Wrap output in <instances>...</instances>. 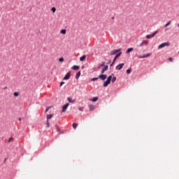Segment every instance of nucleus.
I'll list each match as a JSON object with an SVG mask.
<instances>
[{
	"mask_svg": "<svg viewBox=\"0 0 179 179\" xmlns=\"http://www.w3.org/2000/svg\"><path fill=\"white\" fill-rule=\"evenodd\" d=\"M148 42L147 41H143L141 44L140 45L141 47H143L144 45H148Z\"/></svg>",
	"mask_w": 179,
	"mask_h": 179,
	"instance_id": "nucleus-11",
	"label": "nucleus"
},
{
	"mask_svg": "<svg viewBox=\"0 0 179 179\" xmlns=\"http://www.w3.org/2000/svg\"><path fill=\"white\" fill-rule=\"evenodd\" d=\"M52 115H47V120L48 121V120L51 119L52 117Z\"/></svg>",
	"mask_w": 179,
	"mask_h": 179,
	"instance_id": "nucleus-21",
	"label": "nucleus"
},
{
	"mask_svg": "<svg viewBox=\"0 0 179 179\" xmlns=\"http://www.w3.org/2000/svg\"><path fill=\"white\" fill-rule=\"evenodd\" d=\"M67 100L70 102V103H74L76 101L75 99H72L71 98L69 97L67 99Z\"/></svg>",
	"mask_w": 179,
	"mask_h": 179,
	"instance_id": "nucleus-16",
	"label": "nucleus"
},
{
	"mask_svg": "<svg viewBox=\"0 0 179 179\" xmlns=\"http://www.w3.org/2000/svg\"><path fill=\"white\" fill-rule=\"evenodd\" d=\"M120 51H121V49L112 50L110 52V55H115L116 53H117Z\"/></svg>",
	"mask_w": 179,
	"mask_h": 179,
	"instance_id": "nucleus-4",
	"label": "nucleus"
},
{
	"mask_svg": "<svg viewBox=\"0 0 179 179\" xmlns=\"http://www.w3.org/2000/svg\"><path fill=\"white\" fill-rule=\"evenodd\" d=\"M103 67H104V68H103L102 70H101V73H102V74H103L104 72L108 70V66H104Z\"/></svg>",
	"mask_w": 179,
	"mask_h": 179,
	"instance_id": "nucleus-10",
	"label": "nucleus"
},
{
	"mask_svg": "<svg viewBox=\"0 0 179 179\" xmlns=\"http://www.w3.org/2000/svg\"><path fill=\"white\" fill-rule=\"evenodd\" d=\"M121 55H122V52H120L119 54H117V55L115 56V57L114 59H113V63L110 64V66H113V65L114 64V63H115V62L116 61V59H117V58H119V57H120Z\"/></svg>",
	"mask_w": 179,
	"mask_h": 179,
	"instance_id": "nucleus-2",
	"label": "nucleus"
},
{
	"mask_svg": "<svg viewBox=\"0 0 179 179\" xmlns=\"http://www.w3.org/2000/svg\"><path fill=\"white\" fill-rule=\"evenodd\" d=\"M71 76V72H69L66 76L64 78V80H69Z\"/></svg>",
	"mask_w": 179,
	"mask_h": 179,
	"instance_id": "nucleus-12",
	"label": "nucleus"
},
{
	"mask_svg": "<svg viewBox=\"0 0 179 179\" xmlns=\"http://www.w3.org/2000/svg\"><path fill=\"white\" fill-rule=\"evenodd\" d=\"M131 72V70L130 69H129L127 71V73L128 74H129Z\"/></svg>",
	"mask_w": 179,
	"mask_h": 179,
	"instance_id": "nucleus-30",
	"label": "nucleus"
},
{
	"mask_svg": "<svg viewBox=\"0 0 179 179\" xmlns=\"http://www.w3.org/2000/svg\"><path fill=\"white\" fill-rule=\"evenodd\" d=\"M69 103H67L66 104H65L63 107H62V113L66 112L67 108L69 107Z\"/></svg>",
	"mask_w": 179,
	"mask_h": 179,
	"instance_id": "nucleus-5",
	"label": "nucleus"
},
{
	"mask_svg": "<svg viewBox=\"0 0 179 179\" xmlns=\"http://www.w3.org/2000/svg\"><path fill=\"white\" fill-rule=\"evenodd\" d=\"M78 109H79V110L83 111V107H80Z\"/></svg>",
	"mask_w": 179,
	"mask_h": 179,
	"instance_id": "nucleus-36",
	"label": "nucleus"
},
{
	"mask_svg": "<svg viewBox=\"0 0 179 179\" xmlns=\"http://www.w3.org/2000/svg\"><path fill=\"white\" fill-rule=\"evenodd\" d=\"M89 108H90V110L92 111V110H94L95 109V106H93V105H90L89 106Z\"/></svg>",
	"mask_w": 179,
	"mask_h": 179,
	"instance_id": "nucleus-15",
	"label": "nucleus"
},
{
	"mask_svg": "<svg viewBox=\"0 0 179 179\" xmlns=\"http://www.w3.org/2000/svg\"><path fill=\"white\" fill-rule=\"evenodd\" d=\"M80 66H73L71 69L73 70H78L79 69Z\"/></svg>",
	"mask_w": 179,
	"mask_h": 179,
	"instance_id": "nucleus-19",
	"label": "nucleus"
},
{
	"mask_svg": "<svg viewBox=\"0 0 179 179\" xmlns=\"http://www.w3.org/2000/svg\"><path fill=\"white\" fill-rule=\"evenodd\" d=\"M64 83H65L64 82H62V83H60V86H62Z\"/></svg>",
	"mask_w": 179,
	"mask_h": 179,
	"instance_id": "nucleus-37",
	"label": "nucleus"
},
{
	"mask_svg": "<svg viewBox=\"0 0 179 179\" xmlns=\"http://www.w3.org/2000/svg\"><path fill=\"white\" fill-rule=\"evenodd\" d=\"M152 54L151 53H148L147 55H144L143 56H138L139 59H144L146 57H149Z\"/></svg>",
	"mask_w": 179,
	"mask_h": 179,
	"instance_id": "nucleus-6",
	"label": "nucleus"
},
{
	"mask_svg": "<svg viewBox=\"0 0 179 179\" xmlns=\"http://www.w3.org/2000/svg\"><path fill=\"white\" fill-rule=\"evenodd\" d=\"M99 78H94L92 79V81H94V80H98Z\"/></svg>",
	"mask_w": 179,
	"mask_h": 179,
	"instance_id": "nucleus-32",
	"label": "nucleus"
},
{
	"mask_svg": "<svg viewBox=\"0 0 179 179\" xmlns=\"http://www.w3.org/2000/svg\"><path fill=\"white\" fill-rule=\"evenodd\" d=\"M50 108V107L47 108L45 113L48 112Z\"/></svg>",
	"mask_w": 179,
	"mask_h": 179,
	"instance_id": "nucleus-38",
	"label": "nucleus"
},
{
	"mask_svg": "<svg viewBox=\"0 0 179 179\" xmlns=\"http://www.w3.org/2000/svg\"><path fill=\"white\" fill-rule=\"evenodd\" d=\"M124 64H119L118 66H117L116 69H117L119 71L121 70L122 69V67L124 66Z\"/></svg>",
	"mask_w": 179,
	"mask_h": 179,
	"instance_id": "nucleus-9",
	"label": "nucleus"
},
{
	"mask_svg": "<svg viewBox=\"0 0 179 179\" xmlns=\"http://www.w3.org/2000/svg\"><path fill=\"white\" fill-rule=\"evenodd\" d=\"M99 78H101L102 80H104L106 79L107 76H106V75H103V73L102 75H100V76H99Z\"/></svg>",
	"mask_w": 179,
	"mask_h": 179,
	"instance_id": "nucleus-8",
	"label": "nucleus"
},
{
	"mask_svg": "<svg viewBox=\"0 0 179 179\" xmlns=\"http://www.w3.org/2000/svg\"><path fill=\"white\" fill-rule=\"evenodd\" d=\"M110 83V80H108L107 79V80L104 83L103 86L107 87Z\"/></svg>",
	"mask_w": 179,
	"mask_h": 179,
	"instance_id": "nucleus-13",
	"label": "nucleus"
},
{
	"mask_svg": "<svg viewBox=\"0 0 179 179\" xmlns=\"http://www.w3.org/2000/svg\"><path fill=\"white\" fill-rule=\"evenodd\" d=\"M19 120H20V121H21V120H22L21 117H20V118H19Z\"/></svg>",
	"mask_w": 179,
	"mask_h": 179,
	"instance_id": "nucleus-40",
	"label": "nucleus"
},
{
	"mask_svg": "<svg viewBox=\"0 0 179 179\" xmlns=\"http://www.w3.org/2000/svg\"><path fill=\"white\" fill-rule=\"evenodd\" d=\"M117 80V78L116 77H113V79H112V82L113 83H114Z\"/></svg>",
	"mask_w": 179,
	"mask_h": 179,
	"instance_id": "nucleus-24",
	"label": "nucleus"
},
{
	"mask_svg": "<svg viewBox=\"0 0 179 179\" xmlns=\"http://www.w3.org/2000/svg\"><path fill=\"white\" fill-rule=\"evenodd\" d=\"M152 54L151 53H148L147 55H144L143 56H138L139 59H144L146 57H149Z\"/></svg>",
	"mask_w": 179,
	"mask_h": 179,
	"instance_id": "nucleus-7",
	"label": "nucleus"
},
{
	"mask_svg": "<svg viewBox=\"0 0 179 179\" xmlns=\"http://www.w3.org/2000/svg\"><path fill=\"white\" fill-rule=\"evenodd\" d=\"M178 53H179V52H178Z\"/></svg>",
	"mask_w": 179,
	"mask_h": 179,
	"instance_id": "nucleus-43",
	"label": "nucleus"
},
{
	"mask_svg": "<svg viewBox=\"0 0 179 179\" xmlns=\"http://www.w3.org/2000/svg\"><path fill=\"white\" fill-rule=\"evenodd\" d=\"M111 79H112V76H110L108 78V79H107V80H108L109 81H111Z\"/></svg>",
	"mask_w": 179,
	"mask_h": 179,
	"instance_id": "nucleus-31",
	"label": "nucleus"
},
{
	"mask_svg": "<svg viewBox=\"0 0 179 179\" xmlns=\"http://www.w3.org/2000/svg\"><path fill=\"white\" fill-rule=\"evenodd\" d=\"M47 127H48V128L50 127V123H49L48 120H47Z\"/></svg>",
	"mask_w": 179,
	"mask_h": 179,
	"instance_id": "nucleus-33",
	"label": "nucleus"
},
{
	"mask_svg": "<svg viewBox=\"0 0 179 179\" xmlns=\"http://www.w3.org/2000/svg\"><path fill=\"white\" fill-rule=\"evenodd\" d=\"M57 131H59V129H58Z\"/></svg>",
	"mask_w": 179,
	"mask_h": 179,
	"instance_id": "nucleus-42",
	"label": "nucleus"
},
{
	"mask_svg": "<svg viewBox=\"0 0 179 179\" xmlns=\"http://www.w3.org/2000/svg\"><path fill=\"white\" fill-rule=\"evenodd\" d=\"M59 61L60 62H63L64 61V59L63 57H61V58L59 59Z\"/></svg>",
	"mask_w": 179,
	"mask_h": 179,
	"instance_id": "nucleus-28",
	"label": "nucleus"
},
{
	"mask_svg": "<svg viewBox=\"0 0 179 179\" xmlns=\"http://www.w3.org/2000/svg\"><path fill=\"white\" fill-rule=\"evenodd\" d=\"M169 59V61L171 62H173V58H171V57H170Z\"/></svg>",
	"mask_w": 179,
	"mask_h": 179,
	"instance_id": "nucleus-35",
	"label": "nucleus"
},
{
	"mask_svg": "<svg viewBox=\"0 0 179 179\" xmlns=\"http://www.w3.org/2000/svg\"><path fill=\"white\" fill-rule=\"evenodd\" d=\"M158 33V31H156L153 34H152V35H147L146 36V38H148V39H150V38H153V37H155V36Z\"/></svg>",
	"mask_w": 179,
	"mask_h": 179,
	"instance_id": "nucleus-3",
	"label": "nucleus"
},
{
	"mask_svg": "<svg viewBox=\"0 0 179 179\" xmlns=\"http://www.w3.org/2000/svg\"><path fill=\"white\" fill-rule=\"evenodd\" d=\"M13 141V138H10L9 140H8V142L10 143Z\"/></svg>",
	"mask_w": 179,
	"mask_h": 179,
	"instance_id": "nucleus-34",
	"label": "nucleus"
},
{
	"mask_svg": "<svg viewBox=\"0 0 179 179\" xmlns=\"http://www.w3.org/2000/svg\"><path fill=\"white\" fill-rule=\"evenodd\" d=\"M105 64H106V62H103L102 64L100 65V67H101V66L104 67V66H106Z\"/></svg>",
	"mask_w": 179,
	"mask_h": 179,
	"instance_id": "nucleus-29",
	"label": "nucleus"
},
{
	"mask_svg": "<svg viewBox=\"0 0 179 179\" xmlns=\"http://www.w3.org/2000/svg\"><path fill=\"white\" fill-rule=\"evenodd\" d=\"M51 10L52 11L53 13H55L56 8L55 7L52 8Z\"/></svg>",
	"mask_w": 179,
	"mask_h": 179,
	"instance_id": "nucleus-25",
	"label": "nucleus"
},
{
	"mask_svg": "<svg viewBox=\"0 0 179 179\" xmlns=\"http://www.w3.org/2000/svg\"><path fill=\"white\" fill-rule=\"evenodd\" d=\"M20 93L19 92H15L14 96L17 97L19 96Z\"/></svg>",
	"mask_w": 179,
	"mask_h": 179,
	"instance_id": "nucleus-27",
	"label": "nucleus"
},
{
	"mask_svg": "<svg viewBox=\"0 0 179 179\" xmlns=\"http://www.w3.org/2000/svg\"><path fill=\"white\" fill-rule=\"evenodd\" d=\"M78 125V124L77 123H73V129H76L77 128Z\"/></svg>",
	"mask_w": 179,
	"mask_h": 179,
	"instance_id": "nucleus-22",
	"label": "nucleus"
},
{
	"mask_svg": "<svg viewBox=\"0 0 179 179\" xmlns=\"http://www.w3.org/2000/svg\"><path fill=\"white\" fill-rule=\"evenodd\" d=\"M169 45H170V43H169V42L164 43L161 44V45L159 46L158 49H162V48H164V47H166V46H169Z\"/></svg>",
	"mask_w": 179,
	"mask_h": 179,
	"instance_id": "nucleus-1",
	"label": "nucleus"
},
{
	"mask_svg": "<svg viewBox=\"0 0 179 179\" xmlns=\"http://www.w3.org/2000/svg\"><path fill=\"white\" fill-rule=\"evenodd\" d=\"M111 63V60H109V62L107 63V64H110Z\"/></svg>",
	"mask_w": 179,
	"mask_h": 179,
	"instance_id": "nucleus-39",
	"label": "nucleus"
},
{
	"mask_svg": "<svg viewBox=\"0 0 179 179\" xmlns=\"http://www.w3.org/2000/svg\"><path fill=\"white\" fill-rule=\"evenodd\" d=\"M80 75H81V72L79 71V72L76 74V79L78 80V79L79 78V77L80 76Z\"/></svg>",
	"mask_w": 179,
	"mask_h": 179,
	"instance_id": "nucleus-17",
	"label": "nucleus"
},
{
	"mask_svg": "<svg viewBox=\"0 0 179 179\" xmlns=\"http://www.w3.org/2000/svg\"><path fill=\"white\" fill-rule=\"evenodd\" d=\"M171 23V21H169L164 27H167L168 26H169Z\"/></svg>",
	"mask_w": 179,
	"mask_h": 179,
	"instance_id": "nucleus-26",
	"label": "nucleus"
},
{
	"mask_svg": "<svg viewBox=\"0 0 179 179\" xmlns=\"http://www.w3.org/2000/svg\"><path fill=\"white\" fill-rule=\"evenodd\" d=\"M178 27H179V23H178Z\"/></svg>",
	"mask_w": 179,
	"mask_h": 179,
	"instance_id": "nucleus-41",
	"label": "nucleus"
},
{
	"mask_svg": "<svg viewBox=\"0 0 179 179\" xmlns=\"http://www.w3.org/2000/svg\"><path fill=\"white\" fill-rule=\"evenodd\" d=\"M99 100V97H94L92 99H90V101L96 102Z\"/></svg>",
	"mask_w": 179,
	"mask_h": 179,
	"instance_id": "nucleus-18",
	"label": "nucleus"
},
{
	"mask_svg": "<svg viewBox=\"0 0 179 179\" xmlns=\"http://www.w3.org/2000/svg\"><path fill=\"white\" fill-rule=\"evenodd\" d=\"M61 34H66V30L62 29V30L61 31Z\"/></svg>",
	"mask_w": 179,
	"mask_h": 179,
	"instance_id": "nucleus-23",
	"label": "nucleus"
},
{
	"mask_svg": "<svg viewBox=\"0 0 179 179\" xmlns=\"http://www.w3.org/2000/svg\"><path fill=\"white\" fill-rule=\"evenodd\" d=\"M134 50V48H129L127 51V53H129L131 52H132Z\"/></svg>",
	"mask_w": 179,
	"mask_h": 179,
	"instance_id": "nucleus-20",
	"label": "nucleus"
},
{
	"mask_svg": "<svg viewBox=\"0 0 179 179\" xmlns=\"http://www.w3.org/2000/svg\"><path fill=\"white\" fill-rule=\"evenodd\" d=\"M86 57H87V55H83V57H81L80 58V60L81 62H83V61H85V60L86 59Z\"/></svg>",
	"mask_w": 179,
	"mask_h": 179,
	"instance_id": "nucleus-14",
	"label": "nucleus"
}]
</instances>
